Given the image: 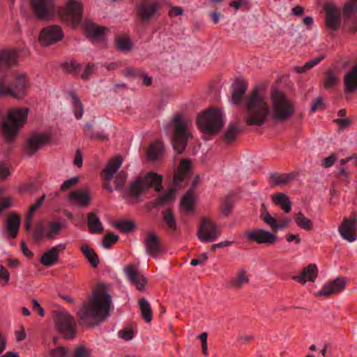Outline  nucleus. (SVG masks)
Here are the masks:
<instances>
[{
  "instance_id": "412c9836",
  "label": "nucleus",
  "mask_w": 357,
  "mask_h": 357,
  "mask_svg": "<svg viewBox=\"0 0 357 357\" xmlns=\"http://www.w3.org/2000/svg\"><path fill=\"white\" fill-rule=\"evenodd\" d=\"M245 236L249 241H255L257 243L273 244L277 239L275 234L262 229L248 231L245 233Z\"/></svg>"
},
{
  "instance_id": "4c0bfd02",
  "label": "nucleus",
  "mask_w": 357,
  "mask_h": 357,
  "mask_svg": "<svg viewBox=\"0 0 357 357\" xmlns=\"http://www.w3.org/2000/svg\"><path fill=\"white\" fill-rule=\"evenodd\" d=\"M295 177L294 173H290L287 175L278 174L276 173L271 174L269 179L270 181L277 185H283L291 181Z\"/></svg>"
},
{
  "instance_id": "680f3d73",
  "label": "nucleus",
  "mask_w": 357,
  "mask_h": 357,
  "mask_svg": "<svg viewBox=\"0 0 357 357\" xmlns=\"http://www.w3.org/2000/svg\"><path fill=\"white\" fill-rule=\"evenodd\" d=\"M10 279V274L8 271L1 265H0V283L5 285Z\"/></svg>"
},
{
  "instance_id": "c03bdc74",
  "label": "nucleus",
  "mask_w": 357,
  "mask_h": 357,
  "mask_svg": "<svg viewBox=\"0 0 357 357\" xmlns=\"http://www.w3.org/2000/svg\"><path fill=\"white\" fill-rule=\"evenodd\" d=\"M324 58V56H321L317 58H314L307 63L303 66H296L295 67V70L298 73H303L305 71L312 68L314 66H317L319 62H321Z\"/></svg>"
},
{
  "instance_id": "2f4dec72",
  "label": "nucleus",
  "mask_w": 357,
  "mask_h": 357,
  "mask_svg": "<svg viewBox=\"0 0 357 357\" xmlns=\"http://www.w3.org/2000/svg\"><path fill=\"white\" fill-rule=\"evenodd\" d=\"M84 30L88 36L92 40H101L103 37L104 29L98 26L91 22H86L84 24Z\"/></svg>"
},
{
  "instance_id": "6e6552de",
  "label": "nucleus",
  "mask_w": 357,
  "mask_h": 357,
  "mask_svg": "<svg viewBox=\"0 0 357 357\" xmlns=\"http://www.w3.org/2000/svg\"><path fill=\"white\" fill-rule=\"evenodd\" d=\"M162 177L156 173L150 172L146 176L139 177L132 181L128 189V193L135 201L149 188H154L155 190L160 192L162 190Z\"/></svg>"
},
{
  "instance_id": "1a4fd4ad",
  "label": "nucleus",
  "mask_w": 357,
  "mask_h": 357,
  "mask_svg": "<svg viewBox=\"0 0 357 357\" xmlns=\"http://www.w3.org/2000/svg\"><path fill=\"white\" fill-rule=\"evenodd\" d=\"M197 124L201 131L208 135H215L223 126L222 114L220 109L211 108L197 117Z\"/></svg>"
},
{
  "instance_id": "e2e57ef3",
  "label": "nucleus",
  "mask_w": 357,
  "mask_h": 357,
  "mask_svg": "<svg viewBox=\"0 0 357 357\" xmlns=\"http://www.w3.org/2000/svg\"><path fill=\"white\" fill-rule=\"evenodd\" d=\"M94 71V65L88 63L81 75L82 79H88Z\"/></svg>"
},
{
  "instance_id": "f8f14e48",
  "label": "nucleus",
  "mask_w": 357,
  "mask_h": 357,
  "mask_svg": "<svg viewBox=\"0 0 357 357\" xmlns=\"http://www.w3.org/2000/svg\"><path fill=\"white\" fill-rule=\"evenodd\" d=\"M57 331L66 339H73L76 333V321L73 316L66 311L58 312L54 315Z\"/></svg>"
},
{
  "instance_id": "9d476101",
  "label": "nucleus",
  "mask_w": 357,
  "mask_h": 357,
  "mask_svg": "<svg viewBox=\"0 0 357 357\" xmlns=\"http://www.w3.org/2000/svg\"><path fill=\"white\" fill-rule=\"evenodd\" d=\"M58 13L63 23L77 26L82 20V5L75 0H68L64 6L59 8Z\"/></svg>"
},
{
  "instance_id": "72a5a7b5",
  "label": "nucleus",
  "mask_w": 357,
  "mask_h": 357,
  "mask_svg": "<svg viewBox=\"0 0 357 357\" xmlns=\"http://www.w3.org/2000/svg\"><path fill=\"white\" fill-rule=\"evenodd\" d=\"M164 151V146L160 142L151 143L147 150V156L151 160H158Z\"/></svg>"
},
{
  "instance_id": "ddd939ff",
  "label": "nucleus",
  "mask_w": 357,
  "mask_h": 357,
  "mask_svg": "<svg viewBox=\"0 0 357 357\" xmlns=\"http://www.w3.org/2000/svg\"><path fill=\"white\" fill-rule=\"evenodd\" d=\"M29 6L33 14L41 20L52 19L56 10L54 0H29Z\"/></svg>"
},
{
  "instance_id": "dca6fc26",
  "label": "nucleus",
  "mask_w": 357,
  "mask_h": 357,
  "mask_svg": "<svg viewBox=\"0 0 357 357\" xmlns=\"http://www.w3.org/2000/svg\"><path fill=\"white\" fill-rule=\"evenodd\" d=\"M63 37L61 28L58 25H51L43 29L39 40L42 45L47 46L61 40Z\"/></svg>"
},
{
  "instance_id": "c85d7f7f",
  "label": "nucleus",
  "mask_w": 357,
  "mask_h": 357,
  "mask_svg": "<svg viewBox=\"0 0 357 357\" xmlns=\"http://www.w3.org/2000/svg\"><path fill=\"white\" fill-rule=\"evenodd\" d=\"M317 267L314 264H309L307 267L303 268V271L299 275H295L293 279L298 280L300 282L305 283L307 281L314 282L317 275Z\"/></svg>"
},
{
  "instance_id": "052dcab7",
  "label": "nucleus",
  "mask_w": 357,
  "mask_h": 357,
  "mask_svg": "<svg viewBox=\"0 0 357 357\" xmlns=\"http://www.w3.org/2000/svg\"><path fill=\"white\" fill-rule=\"evenodd\" d=\"M45 234L44 227L41 224L34 229L33 232V237L37 242H40L43 240L44 235Z\"/></svg>"
},
{
  "instance_id": "de8ad7c7",
  "label": "nucleus",
  "mask_w": 357,
  "mask_h": 357,
  "mask_svg": "<svg viewBox=\"0 0 357 357\" xmlns=\"http://www.w3.org/2000/svg\"><path fill=\"white\" fill-rule=\"evenodd\" d=\"M337 82V77L332 70H329L326 73L325 79L324 81V86L326 89L333 88Z\"/></svg>"
},
{
  "instance_id": "f704fd0d",
  "label": "nucleus",
  "mask_w": 357,
  "mask_h": 357,
  "mask_svg": "<svg viewBox=\"0 0 357 357\" xmlns=\"http://www.w3.org/2000/svg\"><path fill=\"white\" fill-rule=\"evenodd\" d=\"M88 226L91 233H100L103 231V227L100 218L96 213L91 212L88 215Z\"/></svg>"
},
{
  "instance_id": "3c124183",
  "label": "nucleus",
  "mask_w": 357,
  "mask_h": 357,
  "mask_svg": "<svg viewBox=\"0 0 357 357\" xmlns=\"http://www.w3.org/2000/svg\"><path fill=\"white\" fill-rule=\"evenodd\" d=\"M114 226L124 233L130 232L135 227L132 222L128 220L118 221L114 224Z\"/></svg>"
},
{
  "instance_id": "7ed1b4c3",
  "label": "nucleus",
  "mask_w": 357,
  "mask_h": 357,
  "mask_svg": "<svg viewBox=\"0 0 357 357\" xmlns=\"http://www.w3.org/2000/svg\"><path fill=\"white\" fill-rule=\"evenodd\" d=\"M28 114L29 109L26 107L11 108L6 115L0 109V128L7 143H12L18 135L26 121Z\"/></svg>"
},
{
  "instance_id": "a19ab883",
  "label": "nucleus",
  "mask_w": 357,
  "mask_h": 357,
  "mask_svg": "<svg viewBox=\"0 0 357 357\" xmlns=\"http://www.w3.org/2000/svg\"><path fill=\"white\" fill-rule=\"evenodd\" d=\"M142 316L146 322H150L152 319V310L148 301L142 298L139 301Z\"/></svg>"
},
{
  "instance_id": "473e14b6",
  "label": "nucleus",
  "mask_w": 357,
  "mask_h": 357,
  "mask_svg": "<svg viewBox=\"0 0 357 357\" xmlns=\"http://www.w3.org/2000/svg\"><path fill=\"white\" fill-rule=\"evenodd\" d=\"M195 203L194 191L190 188L183 196L181 202V208L186 213L193 212V204Z\"/></svg>"
},
{
  "instance_id": "c9c22d12",
  "label": "nucleus",
  "mask_w": 357,
  "mask_h": 357,
  "mask_svg": "<svg viewBox=\"0 0 357 357\" xmlns=\"http://www.w3.org/2000/svg\"><path fill=\"white\" fill-rule=\"evenodd\" d=\"M273 202L281 206L284 213H288L291 208V204L289 197L283 193H277L272 196Z\"/></svg>"
},
{
  "instance_id": "4468645a",
  "label": "nucleus",
  "mask_w": 357,
  "mask_h": 357,
  "mask_svg": "<svg viewBox=\"0 0 357 357\" xmlns=\"http://www.w3.org/2000/svg\"><path fill=\"white\" fill-rule=\"evenodd\" d=\"M219 235L220 230L217 225L209 218H203L197 231L198 238L204 243L213 242Z\"/></svg>"
},
{
  "instance_id": "79ce46f5",
  "label": "nucleus",
  "mask_w": 357,
  "mask_h": 357,
  "mask_svg": "<svg viewBox=\"0 0 357 357\" xmlns=\"http://www.w3.org/2000/svg\"><path fill=\"white\" fill-rule=\"evenodd\" d=\"M75 117L79 119L83 115V107L79 98L74 93L70 94Z\"/></svg>"
},
{
  "instance_id": "b1692460",
  "label": "nucleus",
  "mask_w": 357,
  "mask_h": 357,
  "mask_svg": "<svg viewBox=\"0 0 357 357\" xmlns=\"http://www.w3.org/2000/svg\"><path fill=\"white\" fill-rule=\"evenodd\" d=\"M126 275L129 281L134 284L139 291H144L147 282L146 278L140 274L132 266H128L125 268Z\"/></svg>"
},
{
  "instance_id": "bb28decb",
  "label": "nucleus",
  "mask_w": 357,
  "mask_h": 357,
  "mask_svg": "<svg viewBox=\"0 0 357 357\" xmlns=\"http://www.w3.org/2000/svg\"><path fill=\"white\" fill-rule=\"evenodd\" d=\"M21 225V217L16 213H10L5 221V227L8 238H15Z\"/></svg>"
},
{
  "instance_id": "39448f33",
  "label": "nucleus",
  "mask_w": 357,
  "mask_h": 357,
  "mask_svg": "<svg viewBox=\"0 0 357 357\" xmlns=\"http://www.w3.org/2000/svg\"><path fill=\"white\" fill-rule=\"evenodd\" d=\"M166 129H172V143L174 149L181 153L185 149L190 137V121L181 114L175 115L166 125Z\"/></svg>"
},
{
  "instance_id": "0eeeda50",
  "label": "nucleus",
  "mask_w": 357,
  "mask_h": 357,
  "mask_svg": "<svg viewBox=\"0 0 357 357\" xmlns=\"http://www.w3.org/2000/svg\"><path fill=\"white\" fill-rule=\"evenodd\" d=\"M271 100L273 109L272 116L274 120L284 121L294 114V108L292 102L277 88L272 89Z\"/></svg>"
},
{
  "instance_id": "603ef678",
  "label": "nucleus",
  "mask_w": 357,
  "mask_h": 357,
  "mask_svg": "<svg viewBox=\"0 0 357 357\" xmlns=\"http://www.w3.org/2000/svg\"><path fill=\"white\" fill-rule=\"evenodd\" d=\"M63 68L64 70L73 73V74H78L80 73L82 70V66L80 64L77 63L76 61H70L66 62L63 65Z\"/></svg>"
},
{
  "instance_id": "864d4df0",
  "label": "nucleus",
  "mask_w": 357,
  "mask_h": 357,
  "mask_svg": "<svg viewBox=\"0 0 357 357\" xmlns=\"http://www.w3.org/2000/svg\"><path fill=\"white\" fill-rule=\"evenodd\" d=\"M70 355V352L64 347H58L50 353V357H69Z\"/></svg>"
},
{
  "instance_id": "4d7b16f0",
  "label": "nucleus",
  "mask_w": 357,
  "mask_h": 357,
  "mask_svg": "<svg viewBox=\"0 0 357 357\" xmlns=\"http://www.w3.org/2000/svg\"><path fill=\"white\" fill-rule=\"evenodd\" d=\"M127 178V173L121 171L117 175L116 180H115V188L118 191H121L124 188L125 181Z\"/></svg>"
},
{
  "instance_id": "a18cd8bd",
  "label": "nucleus",
  "mask_w": 357,
  "mask_h": 357,
  "mask_svg": "<svg viewBox=\"0 0 357 357\" xmlns=\"http://www.w3.org/2000/svg\"><path fill=\"white\" fill-rule=\"evenodd\" d=\"M137 75H139L143 78V84L144 85L149 86L151 84L152 78L141 70L134 68H128L126 71V75L127 76H135Z\"/></svg>"
},
{
  "instance_id": "e433bc0d",
  "label": "nucleus",
  "mask_w": 357,
  "mask_h": 357,
  "mask_svg": "<svg viewBox=\"0 0 357 357\" xmlns=\"http://www.w3.org/2000/svg\"><path fill=\"white\" fill-rule=\"evenodd\" d=\"M249 281V278L244 270H240L230 281V286L236 289H241Z\"/></svg>"
},
{
  "instance_id": "09e8293b",
  "label": "nucleus",
  "mask_w": 357,
  "mask_h": 357,
  "mask_svg": "<svg viewBox=\"0 0 357 357\" xmlns=\"http://www.w3.org/2000/svg\"><path fill=\"white\" fill-rule=\"evenodd\" d=\"M162 214L163 219L169 229L172 231H175L176 229V223L172 212L170 210H166L162 212Z\"/></svg>"
},
{
  "instance_id": "8fccbe9b",
  "label": "nucleus",
  "mask_w": 357,
  "mask_h": 357,
  "mask_svg": "<svg viewBox=\"0 0 357 357\" xmlns=\"http://www.w3.org/2000/svg\"><path fill=\"white\" fill-rule=\"evenodd\" d=\"M260 218L265 223L268 225L273 230H278V222L275 218L270 215L268 211H264L263 214L260 215Z\"/></svg>"
},
{
  "instance_id": "338daca9",
  "label": "nucleus",
  "mask_w": 357,
  "mask_h": 357,
  "mask_svg": "<svg viewBox=\"0 0 357 357\" xmlns=\"http://www.w3.org/2000/svg\"><path fill=\"white\" fill-rule=\"evenodd\" d=\"M10 175L8 168L3 164H0V181L5 179Z\"/></svg>"
},
{
  "instance_id": "5701e85b",
  "label": "nucleus",
  "mask_w": 357,
  "mask_h": 357,
  "mask_svg": "<svg viewBox=\"0 0 357 357\" xmlns=\"http://www.w3.org/2000/svg\"><path fill=\"white\" fill-rule=\"evenodd\" d=\"M50 141V136L45 133H33L26 141V151L32 155Z\"/></svg>"
},
{
  "instance_id": "cd10ccee",
  "label": "nucleus",
  "mask_w": 357,
  "mask_h": 357,
  "mask_svg": "<svg viewBox=\"0 0 357 357\" xmlns=\"http://www.w3.org/2000/svg\"><path fill=\"white\" fill-rule=\"evenodd\" d=\"M247 89L246 84L242 80L237 79L232 85L231 103L241 104L243 100V96Z\"/></svg>"
},
{
  "instance_id": "774afa93",
  "label": "nucleus",
  "mask_w": 357,
  "mask_h": 357,
  "mask_svg": "<svg viewBox=\"0 0 357 357\" xmlns=\"http://www.w3.org/2000/svg\"><path fill=\"white\" fill-rule=\"evenodd\" d=\"M32 305H33V310L35 311H36L37 312H38L40 316L43 317L45 314V312H44L43 308L39 304V303L36 300L33 299L32 301Z\"/></svg>"
},
{
  "instance_id": "9b49d317",
  "label": "nucleus",
  "mask_w": 357,
  "mask_h": 357,
  "mask_svg": "<svg viewBox=\"0 0 357 357\" xmlns=\"http://www.w3.org/2000/svg\"><path fill=\"white\" fill-rule=\"evenodd\" d=\"M135 10L139 21L147 24L160 15L161 3L158 0L137 1Z\"/></svg>"
},
{
  "instance_id": "37998d69",
  "label": "nucleus",
  "mask_w": 357,
  "mask_h": 357,
  "mask_svg": "<svg viewBox=\"0 0 357 357\" xmlns=\"http://www.w3.org/2000/svg\"><path fill=\"white\" fill-rule=\"evenodd\" d=\"M239 132V128L235 124L230 123L227 131L225 133L224 140L227 143L234 142Z\"/></svg>"
},
{
  "instance_id": "20e7f679",
  "label": "nucleus",
  "mask_w": 357,
  "mask_h": 357,
  "mask_svg": "<svg viewBox=\"0 0 357 357\" xmlns=\"http://www.w3.org/2000/svg\"><path fill=\"white\" fill-rule=\"evenodd\" d=\"M247 112L245 116V121L250 126H262L271 113L270 107L259 91L255 88L253 91L245 99Z\"/></svg>"
},
{
  "instance_id": "58836bf2",
  "label": "nucleus",
  "mask_w": 357,
  "mask_h": 357,
  "mask_svg": "<svg viewBox=\"0 0 357 357\" xmlns=\"http://www.w3.org/2000/svg\"><path fill=\"white\" fill-rule=\"evenodd\" d=\"M81 251L91 264L93 267H96L99 264V259L95 251L88 245H82Z\"/></svg>"
},
{
  "instance_id": "7c9ffc66",
  "label": "nucleus",
  "mask_w": 357,
  "mask_h": 357,
  "mask_svg": "<svg viewBox=\"0 0 357 357\" xmlns=\"http://www.w3.org/2000/svg\"><path fill=\"white\" fill-rule=\"evenodd\" d=\"M344 83L349 92H354L357 89V63L345 74Z\"/></svg>"
},
{
  "instance_id": "69168bd1",
  "label": "nucleus",
  "mask_w": 357,
  "mask_h": 357,
  "mask_svg": "<svg viewBox=\"0 0 357 357\" xmlns=\"http://www.w3.org/2000/svg\"><path fill=\"white\" fill-rule=\"evenodd\" d=\"M335 160L336 157L334 155H331L323 160L321 165L324 167H331L334 164Z\"/></svg>"
},
{
  "instance_id": "6ab92c4d",
  "label": "nucleus",
  "mask_w": 357,
  "mask_h": 357,
  "mask_svg": "<svg viewBox=\"0 0 357 357\" xmlns=\"http://www.w3.org/2000/svg\"><path fill=\"white\" fill-rule=\"evenodd\" d=\"M344 22L351 32L357 31V0L347 2L343 9Z\"/></svg>"
},
{
  "instance_id": "5fc2aeb1",
  "label": "nucleus",
  "mask_w": 357,
  "mask_h": 357,
  "mask_svg": "<svg viewBox=\"0 0 357 357\" xmlns=\"http://www.w3.org/2000/svg\"><path fill=\"white\" fill-rule=\"evenodd\" d=\"M119 239V236L109 232L104 236L102 238L103 248L108 249L111 247L112 244L114 243Z\"/></svg>"
},
{
  "instance_id": "f257e3e1",
  "label": "nucleus",
  "mask_w": 357,
  "mask_h": 357,
  "mask_svg": "<svg viewBox=\"0 0 357 357\" xmlns=\"http://www.w3.org/2000/svg\"><path fill=\"white\" fill-rule=\"evenodd\" d=\"M17 63L16 50H0V97L12 96L22 98L29 87V81L24 74L13 73L10 68Z\"/></svg>"
},
{
  "instance_id": "a211bd4d",
  "label": "nucleus",
  "mask_w": 357,
  "mask_h": 357,
  "mask_svg": "<svg viewBox=\"0 0 357 357\" xmlns=\"http://www.w3.org/2000/svg\"><path fill=\"white\" fill-rule=\"evenodd\" d=\"M324 10L326 28L331 31L338 29L341 24L340 10L333 3L326 4Z\"/></svg>"
},
{
  "instance_id": "f3484780",
  "label": "nucleus",
  "mask_w": 357,
  "mask_h": 357,
  "mask_svg": "<svg viewBox=\"0 0 357 357\" xmlns=\"http://www.w3.org/2000/svg\"><path fill=\"white\" fill-rule=\"evenodd\" d=\"M339 231L344 239L349 242L355 241L357 239V217L353 215L351 218H344Z\"/></svg>"
},
{
  "instance_id": "aec40b11",
  "label": "nucleus",
  "mask_w": 357,
  "mask_h": 357,
  "mask_svg": "<svg viewBox=\"0 0 357 357\" xmlns=\"http://www.w3.org/2000/svg\"><path fill=\"white\" fill-rule=\"evenodd\" d=\"M121 164L122 158L119 156L116 157L108 162L103 172L102 173V176L105 180L103 188L110 192L113 191V189L109 183V181L113 178L116 172L120 168Z\"/></svg>"
},
{
  "instance_id": "49530a36",
  "label": "nucleus",
  "mask_w": 357,
  "mask_h": 357,
  "mask_svg": "<svg viewBox=\"0 0 357 357\" xmlns=\"http://www.w3.org/2000/svg\"><path fill=\"white\" fill-rule=\"evenodd\" d=\"M116 45L118 50L123 52H127L131 49V43L130 40L123 36L116 38Z\"/></svg>"
},
{
  "instance_id": "0e129e2a",
  "label": "nucleus",
  "mask_w": 357,
  "mask_h": 357,
  "mask_svg": "<svg viewBox=\"0 0 357 357\" xmlns=\"http://www.w3.org/2000/svg\"><path fill=\"white\" fill-rule=\"evenodd\" d=\"M45 199V195H43L41 197H40L35 204L31 206L30 209L28 213L31 215H33V213L39 208V207L42 205L44 200Z\"/></svg>"
},
{
  "instance_id": "4be33fe9",
  "label": "nucleus",
  "mask_w": 357,
  "mask_h": 357,
  "mask_svg": "<svg viewBox=\"0 0 357 357\" xmlns=\"http://www.w3.org/2000/svg\"><path fill=\"white\" fill-rule=\"evenodd\" d=\"M345 279L342 277H338L333 280L326 282L317 295L329 296L332 294H336L342 291L345 288Z\"/></svg>"
},
{
  "instance_id": "2eb2a0df",
  "label": "nucleus",
  "mask_w": 357,
  "mask_h": 357,
  "mask_svg": "<svg viewBox=\"0 0 357 357\" xmlns=\"http://www.w3.org/2000/svg\"><path fill=\"white\" fill-rule=\"evenodd\" d=\"M146 252L153 258L162 252V245L160 236L153 231L149 230L144 238Z\"/></svg>"
},
{
  "instance_id": "13d9d810",
  "label": "nucleus",
  "mask_w": 357,
  "mask_h": 357,
  "mask_svg": "<svg viewBox=\"0 0 357 357\" xmlns=\"http://www.w3.org/2000/svg\"><path fill=\"white\" fill-rule=\"evenodd\" d=\"M72 357H89V351L82 346L76 347L74 351L70 353Z\"/></svg>"
},
{
  "instance_id": "c756f323",
  "label": "nucleus",
  "mask_w": 357,
  "mask_h": 357,
  "mask_svg": "<svg viewBox=\"0 0 357 357\" xmlns=\"http://www.w3.org/2000/svg\"><path fill=\"white\" fill-rule=\"evenodd\" d=\"M64 227V222L55 220L48 221L44 227L45 236L50 239L54 238L56 236L59 235Z\"/></svg>"
},
{
  "instance_id": "423d86ee",
  "label": "nucleus",
  "mask_w": 357,
  "mask_h": 357,
  "mask_svg": "<svg viewBox=\"0 0 357 357\" xmlns=\"http://www.w3.org/2000/svg\"><path fill=\"white\" fill-rule=\"evenodd\" d=\"M191 167L190 160L185 158L180 160L178 170L174 174L173 183L169 190L155 199L154 204L155 206L163 205L174 201L177 189L183 187L182 182L189 174Z\"/></svg>"
},
{
  "instance_id": "bf43d9fd",
  "label": "nucleus",
  "mask_w": 357,
  "mask_h": 357,
  "mask_svg": "<svg viewBox=\"0 0 357 357\" xmlns=\"http://www.w3.org/2000/svg\"><path fill=\"white\" fill-rule=\"evenodd\" d=\"M78 177H72L69 179L66 180L61 185V190L66 191L72 188L78 183Z\"/></svg>"
},
{
  "instance_id": "393cba45",
  "label": "nucleus",
  "mask_w": 357,
  "mask_h": 357,
  "mask_svg": "<svg viewBox=\"0 0 357 357\" xmlns=\"http://www.w3.org/2000/svg\"><path fill=\"white\" fill-rule=\"evenodd\" d=\"M66 245L60 243L52 248L50 250L45 252L40 259V263L45 266H51L56 264L59 259V253L64 250Z\"/></svg>"
},
{
  "instance_id": "ea45409f",
  "label": "nucleus",
  "mask_w": 357,
  "mask_h": 357,
  "mask_svg": "<svg viewBox=\"0 0 357 357\" xmlns=\"http://www.w3.org/2000/svg\"><path fill=\"white\" fill-rule=\"evenodd\" d=\"M294 220L298 227L306 231L311 230L313 227L312 221L305 217L301 212L295 215Z\"/></svg>"
},
{
  "instance_id": "6e6d98bb",
  "label": "nucleus",
  "mask_w": 357,
  "mask_h": 357,
  "mask_svg": "<svg viewBox=\"0 0 357 357\" xmlns=\"http://www.w3.org/2000/svg\"><path fill=\"white\" fill-rule=\"evenodd\" d=\"M233 198L231 196H227L222 205V213L224 215H228L233 208Z\"/></svg>"
},
{
  "instance_id": "f03ea898",
  "label": "nucleus",
  "mask_w": 357,
  "mask_h": 357,
  "mask_svg": "<svg viewBox=\"0 0 357 357\" xmlns=\"http://www.w3.org/2000/svg\"><path fill=\"white\" fill-rule=\"evenodd\" d=\"M112 298L105 286L100 284L87 302L77 311L80 324L94 326L103 321L109 314Z\"/></svg>"
},
{
  "instance_id": "a878e982",
  "label": "nucleus",
  "mask_w": 357,
  "mask_h": 357,
  "mask_svg": "<svg viewBox=\"0 0 357 357\" xmlns=\"http://www.w3.org/2000/svg\"><path fill=\"white\" fill-rule=\"evenodd\" d=\"M69 202L85 207L91 203V196L87 190H78L70 192L68 195Z\"/></svg>"
}]
</instances>
